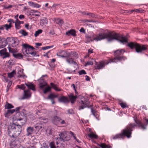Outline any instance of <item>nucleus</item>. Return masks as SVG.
I'll list each match as a JSON object with an SVG mask.
<instances>
[{
    "mask_svg": "<svg viewBox=\"0 0 148 148\" xmlns=\"http://www.w3.org/2000/svg\"><path fill=\"white\" fill-rule=\"evenodd\" d=\"M106 38H108L109 41L116 40L123 44L127 42V38L126 36H123L120 34L113 32L108 34H99V36L95 38L93 40L91 39L90 37H88V42L93 41L94 40L98 41Z\"/></svg>",
    "mask_w": 148,
    "mask_h": 148,
    "instance_id": "nucleus-1",
    "label": "nucleus"
},
{
    "mask_svg": "<svg viewBox=\"0 0 148 148\" xmlns=\"http://www.w3.org/2000/svg\"><path fill=\"white\" fill-rule=\"evenodd\" d=\"M21 129L22 127L21 125L13 123L8 126V134L11 137L16 138L21 134Z\"/></svg>",
    "mask_w": 148,
    "mask_h": 148,
    "instance_id": "nucleus-2",
    "label": "nucleus"
},
{
    "mask_svg": "<svg viewBox=\"0 0 148 148\" xmlns=\"http://www.w3.org/2000/svg\"><path fill=\"white\" fill-rule=\"evenodd\" d=\"M136 125L134 123H130L127 125L126 127L123 130L121 134H119L116 135L113 137V139L115 140L117 139L123 138L124 136H127L128 138H130L131 136L132 129Z\"/></svg>",
    "mask_w": 148,
    "mask_h": 148,
    "instance_id": "nucleus-3",
    "label": "nucleus"
},
{
    "mask_svg": "<svg viewBox=\"0 0 148 148\" xmlns=\"http://www.w3.org/2000/svg\"><path fill=\"white\" fill-rule=\"evenodd\" d=\"M125 51L123 49H119L115 51L114 55L115 57L113 59H110L107 63L108 64L111 62H116L118 61L125 60L127 59L126 57L122 56Z\"/></svg>",
    "mask_w": 148,
    "mask_h": 148,
    "instance_id": "nucleus-4",
    "label": "nucleus"
},
{
    "mask_svg": "<svg viewBox=\"0 0 148 148\" xmlns=\"http://www.w3.org/2000/svg\"><path fill=\"white\" fill-rule=\"evenodd\" d=\"M127 46L131 49H135L136 52L141 53L147 49L146 46L140 45L136 42H131L128 43Z\"/></svg>",
    "mask_w": 148,
    "mask_h": 148,
    "instance_id": "nucleus-5",
    "label": "nucleus"
},
{
    "mask_svg": "<svg viewBox=\"0 0 148 148\" xmlns=\"http://www.w3.org/2000/svg\"><path fill=\"white\" fill-rule=\"evenodd\" d=\"M23 46L24 47L23 49V53L26 56H28L27 55L30 54V53L32 52L34 49L33 47L27 44H24Z\"/></svg>",
    "mask_w": 148,
    "mask_h": 148,
    "instance_id": "nucleus-6",
    "label": "nucleus"
},
{
    "mask_svg": "<svg viewBox=\"0 0 148 148\" xmlns=\"http://www.w3.org/2000/svg\"><path fill=\"white\" fill-rule=\"evenodd\" d=\"M84 100H81L80 103L84 105L79 107V110H80L82 109H84V108L87 107L90 108L92 107V105H90V102L88 99L86 98H84Z\"/></svg>",
    "mask_w": 148,
    "mask_h": 148,
    "instance_id": "nucleus-7",
    "label": "nucleus"
},
{
    "mask_svg": "<svg viewBox=\"0 0 148 148\" xmlns=\"http://www.w3.org/2000/svg\"><path fill=\"white\" fill-rule=\"evenodd\" d=\"M7 40L8 42H11L12 47H16L19 44L18 41L16 38H8Z\"/></svg>",
    "mask_w": 148,
    "mask_h": 148,
    "instance_id": "nucleus-8",
    "label": "nucleus"
},
{
    "mask_svg": "<svg viewBox=\"0 0 148 148\" xmlns=\"http://www.w3.org/2000/svg\"><path fill=\"white\" fill-rule=\"evenodd\" d=\"M0 55L3 59L9 58L10 56V54L7 52V50L6 48H4L0 50Z\"/></svg>",
    "mask_w": 148,
    "mask_h": 148,
    "instance_id": "nucleus-9",
    "label": "nucleus"
},
{
    "mask_svg": "<svg viewBox=\"0 0 148 148\" xmlns=\"http://www.w3.org/2000/svg\"><path fill=\"white\" fill-rule=\"evenodd\" d=\"M145 120L146 123V124L145 125L143 124L140 121L136 120L135 119L134 120L135 122L138 125V127H140L143 130L145 129L146 128L145 126H147L148 124V119H145Z\"/></svg>",
    "mask_w": 148,
    "mask_h": 148,
    "instance_id": "nucleus-10",
    "label": "nucleus"
},
{
    "mask_svg": "<svg viewBox=\"0 0 148 148\" xmlns=\"http://www.w3.org/2000/svg\"><path fill=\"white\" fill-rule=\"evenodd\" d=\"M59 137H57L55 138V139L56 140V144L57 145L58 144V142L60 141H64V138L66 137L65 134L62 132L59 134Z\"/></svg>",
    "mask_w": 148,
    "mask_h": 148,
    "instance_id": "nucleus-11",
    "label": "nucleus"
},
{
    "mask_svg": "<svg viewBox=\"0 0 148 148\" xmlns=\"http://www.w3.org/2000/svg\"><path fill=\"white\" fill-rule=\"evenodd\" d=\"M31 93L29 89H28L27 90H24L23 96L21 98V99L23 100L30 98L31 96Z\"/></svg>",
    "mask_w": 148,
    "mask_h": 148,
    "instance_id": "nucleus-12",
    "label": "nucleus"
},
{
    "mask_svg": "<svg viewBox=\"0 0 148 148\" xmlns=\"http://www.w3.org/2000/svg\"><path fill=\"white\" fill-rule=\"evenodd\" d=\"M43 77H41L40 79H38V81L40 82V88L41 89H43L45 88V87L47 86V83L45 82L43 79Z\"/></svg>",
    "mask_w": 148,
    "mask_h": 148,
    "instance_id": "nucleus-13",
    "label": "nucleus"
},
{
    "mask_svg": "<svg viewBox=\"0 0 148 148\" xmlns=\"http://www.w3.org/2000/svg\"><path fill=\"white\" fill-rule=\"evenodd\" d=\"M7 39L0 38V48H3L5 47L7 43Z\"/></svg>",
    "mask_w": 148,
    "mask_h": 148,
    "instance_id": "nucleus-14",
    "label": "nucleus"
},
{
    "mask_svg": "<svg viewBox=\"0 0 148 148\" xmlns=\"http://www.w3.org/2000/svg\"><path fill=\"white\" fill-rule=\"evenodd\" d=\"M48 23V20L47 18L43 17L40 20V24L41 26L45 27Z\"/></svg>",
    "mask_w": 148,
    "mask_h": 148,
    "instance_id": "nucleus-15",
    "label": "nucleus"
},
{
    "mask_svg": "<svg viewBox=\"0 0 148 148\" xmlns=\"http://www.w3.org/2000/svg\"><path fill=\"white\" fill-rule=\"evenodd\" d=\"M25 85L28 88V89L32 90L34 91L36 90L35 86L32 82H27L25 83Z\"/></svg>",
    "mask_w": 148,
    "mask_h": 148,
    "instance_id": "nucleus-16",
    "label": "nucleus"
},
{
    "mask_svg": "<svg viewBox=\"0 0 148 148\" xmlns=\"http://www.w3.org/2000/svg\"><path fill=\"white\" fill-rule=\"evenodd\" d=\"M62 120L58 116H53L52 119V121L55 124L59 123Z\"/></svg>",
    "mask_w": 148,
    "mask_h": 148,
    "instance_id": "nucleus-17",
    "label": "nucleus"
},
{
    "mask_svg": "<svg viewBox=\"0 0 148 148\" xmlns=\"http://www.w3.org/2000/svg\"><path fill=\"white\" fill-rule=\"evenodd\" d=\"M66 34L68 36H76V32L74 29H71L66 32Z\"/></svg>",
    "mask_w": 148,
    "mask_h": 148,
    "instance_id": "nucleus-18",
    "label": "nucleus"
},
{
    "mask_svg": "<svg viewBox=\"0 0 148 148\" xmlns=\"http://www.w3.org/2000/svg\"><path fill=\"white\" fill-rule=\"evenodd\" d=\"M108 62V61L107 63L104 62H100L99 64H97L96 69H103L106 64H107Z\"/></svg>",
    "mask_w": 148,
    "mask_h": 148,
    "instance_id": "nucleus-19",
    "label": "nucleus"
},
{
    "mask_svg": "<svg viewBox=\"0 0 148 148\" xmlns=\"http://www.w3.org/2000/svg\"><path fill=\"white\" fill-rule=\"evenodd\" d=\"M33 130L34 129L33 127H28L26 129V135L27 136H31V134L33 133Z\"/></svg>",
    "mask_w": 148,
    "mask_h": 148,
    "instance_id": "nucleus-20",
    "label": "nucleus"
},
{
    "mask_svg": "<svg viewBox=\"0 0 148 148\" xmlns=\"http://www.w3.org/2000/svg\"><path fill=\"white\" fill-rule=\"evenodd\" d=\"M66 61L70 64H73L75 65H77V63L73 60L72 58L67 57L66 58Z\"/></svg>",
    "mask_w": 148,
    "mask_h": 148,
    "instance_id": "nucleus-21",
    "label": "nucleus"
},
{
    "mask_svg": "<svg viewBox=\"0 0 148 148\" xmlns=\"http://www.w3.org/2000/svg\"><path fill=\"white\" fill-rule=\"evenodd\" d=\"M69 97L72 103H74L76 99L77 98V96H74L72 94L69 96Z\"/></svg>",
    "mask_w": 148,
    "mask_h": 148,
    "instance_id": "nucleus-22",
    "label": "nucleus"
},
{
    "mask_svg": "<svg viewBox=\"0 0 148 148\" xmlns=\"http://www.w3.org/2000/svg\"><path fill=\"white\" fill-rule=\"evenodd\" d=\"M59 101L64 103H66L68 102V100L67 98L64 96H62L59 99Z\"/></svg>",
    "mask_w": 148,
    "mask_h": 148,
    "instance_id": "nucleus-23",
    "label": "nucleus"
},
{
    "mask_svg": "<svg viewBox=\"0 0 148 148\" xmlns=\"http://www.w3.org/2000/svg\"><path fill=\"white\" fill-rule=\"evenodd\" d=\"M83 22H84L86 23V26H87V27H94V26H92L90 24H89L88 23V22H94V21H93L92 20H88L87 19H84L82 21Z\"/></svg>",
    "mask_w": 148,
    "mask_h": 148,
    "instance_id": "nucleus-24",
    "label": "nucleus"
},
{
    "mask_svg": "<svg viewBox=\"0 0 148 148\" xmlns=\"http://www.w3.org/2000/svg\"><path fill=\"white\" fill-rule=\"evenodd\" d=\"M54 21L56 23L60 25H62L64 23L62 19L59 18H54Z\"/></svg>",
    "mask_w": 148,
    "mask_h": 148,
    "instance_id": "nucleus-25",
    "label": "nucleus"
},
{
    "mask_svg": "<svg viewBox=\"0 0 148 148\" xmlns=\"http://www.w3.org/2000/svg\"><path fill=\"white\" fill-rule=\"evenodd\" d=\"M17 121H18L19 122L18 123H16V124L21 125V126L24 125L26 122L25 120L23 119H19L17 120Z\"/></svg>",
    "mask_w": 148,
    "mask_h": 148,
    "instance_id": "nucleus-26",
    "label": "nucleus"
},
{
    "mask_svg": "<svg viewBox=\"0 0 148 148\" xmlns=\"http://www.w3.org/2000/svg\"><path fill=\"white\" fill-rule=\"evenodd\" d=\"M7 21L9 23V25L10 28L13 27L14 25V21L13 19H8Z\"/></svg>",
    "mask_w": 148,
    "mask_h": 148,
    "instance_id": "nucleus-27",
    "label": "nucleus"
},
{
    "mask_svg": "<svg viewBox=\"0 0 148 148\" xmlns=\"http://www.w3.org/2000/svg\"><path fill=\"white\" fill-rule=\"evenodd\" d=\"M66 53V51H60L57 54V56L60 57H62V58H65L66 57V56L65 55H62V53Z\"/></svg>",
    "mask_w": 148,
    "mask_h": 148,
    "instance_id": "nucleus-28",
    "label": "nucleus"
},
{
    "mask_svg": "<svg viewBox=\"0 0 148 148\" xmlns=\"http://www.w3.org/2000/svg\"><path fill=\"white\" fill-rule=\"evenodd\" d=\"M88 136L89 137L92 138L97 139L98 138V136L96 134L93 133L92 132L90 134H88Z\"/></svg>",
    "mask_w": 148,
    "mask_h": 148,
    "instance_id": "nucleus-29",
    "label": "nucleus"
},
{
    "mask_svg": "<svg viewBox=\"0 0 148 148\" xmlns=\"http://www.w3.org/2000/svg\"><path fill=\"white\" fill-rule=\"evenodd\" d=\"M142 11V10L138 9H136L133 10H126L125 13H132L133 12H141Z\"/></svg>",
    "mask_w": 148,
    "mask_h": 148,
    "instance_id": "nucleus-30",
    "label": "nucleus"
},
{
    "mask_svg": "<svg viewBox=\"0 0 148 148\" xmlns=\"http://www.w3.org/2000/svg\"><path fill=\"white\" fill-rule=\"evenodd\" d=\"M16 74L15 71L13 70L12 72L8 73V76L10 78H12Z\"/></svg>",
    "mask_w": 148,
    "mask_h": 148,
    "instance_id": "nucleus-31",
    "label": "nucleus"
},
{
    "mask_svg": "<svg viewBox=\"0 0 148 148\" xmlns=\"http://www.w3.org/2000/svg\"><path fill=\"white\" fill-rule=\"evenodd\" d=\"M57 97V96L52 94H50L48 96L47 99L51 100H54V99Z\"/></svg>",
    "mask_w": 148,
    "mask_h": 148,
    "instance_id": "nucleus-32",
    "label": "nucleus"
},
{
    "mask_svg": "<svg viewBox=\"0 0 148 148\" xmlns=\"http://www.w3.org/2000/svg\"><path fill=\"white\" fill-rule=\"evenodd\" d=\"M14 107L12 104L7 103L5 105V109H10L13 108Z\"/></svg>",
    "mask_w": 148,
    "mask_h": 148,
    "instance_id": "nucleus-33",
    "label": "nucleus"
},
{
    "mask_svg": "<svg viewBox=\"0 0 148 148\" xmlns=\"http://www.w3.org/2000/svg\"><path fill=\"white\" fill-rule=\"evenodd\" d=\"M13 55L14 57L17 58L22 59L23 57V56L20 53L14 54Z\"/></svg>",
    "mask_w": 148,
    "mask_h": 148,
    "instance_id": "nucleus-34",
    "label": "nucleus"
},
{
    "mask_svg": "<svg viewBox=\"0 0 148 148\" xmlns=\"http://www.w3.org/2000/svg\"><path fill=\"white\" fill-rule=\"evenodd\" d=\"M87 16H88L92 18H96L97 17V16L94 13L88 12L87 14Z\"/></svg>",
    "mask_w": 148,
    "mask_h": 148,
    "instance_id": "nucleus-35",
    "label": "nucleus"
},
{
    "mask_svg": "<svg viewBox=\"0 0 148 148\" xmlns=\"http://www.w3.org/2000/svg\"><path fill=\"white\" fill-rule=\"evenodd\" d=\"M42 32V29H38V30L36 31L35 32V33L34 34V36L35 37H37Z\"/></svg>",
    "mask_w": 148,
    "mask_h": 148,
    "instance_id": "nucleus-36",
    "label": "nucleus"
},
{
    "mask_svg": "<svg viewBox=\"0 0 148 148\" xmlns=\"http://www.w3.org/2000/svg\"><path fill=\"white\" fill-rule=\"evenodd\" d=\"M14 24L15 25V28H18L19 27H21L19 21L18 19H16L15 22H14Z\"/></svg>",
    "mask_w": 148,
    "mask_h": 148,
    "instance_id": "nucleus-37",
    "label": "nucleus"
},
{
    "mask_svg": "<svg viewBox=\"0 0 148 148\" xmlns=\"http://www.w3.org/2000/svg\"><path fill=\"white\" fill-rule=\"evenodd\" d=\"M15 112V110H8L7 112L5 114V116L6 117L9 114H13Z\"/></svg>",
    "mask_w": 148,
    "mask_h": 148,
    "instance_id": "nucleus-38",
    "label": "nucleus"
},
{
    "mask_svg": "<svg viewBox=\"0 0 148 148\" xmlns=\"http://www.w3.org/2000/svg\"><path fill=\"white\" fill-rule=\"evenodd\" d=\"M50 84L52 87L56 90L57 91H59L60 90V89H59L57 88V87L56 86V85L53 83H51Z\"/></svg>",
    "mask_w": 148,
    "mask_h": 148,
    "instance_id": "nucleus-39",
    "label": "nucleus"
},
{
    "mask_svg": "<svg viewBox=\"0 0 148 148\" xmlns=\"http://www.w3.org/2000/svg\"><path fill=\"white\" fill-rule=\"evenodd\" d=\"M17 87L19 89L24 90L25 88V86L24 84H22L21 85H17Z\"/></svg>",
    "mask_w": 148,
    "mask_h": 148,
    "instance_id": "nucleus-40",
    "label": "nucleus"
},
{
    "mask_svg": "<svg viewBox=\"0 0 148 148\" xmlns=\"http://www.w3.org/2000/svg\"><path fill=\"white\" fill-rule=\"evenodd\" d=\"M19 32L25 36H27L28 34V33L24 30H21Z\"/></svg>",
    "mask_w": 148,
    "mask_h": 148,
    "instance_id": "nucleus-41",
    "label": "nucleus"
},
{
    "mask_svg": "<svg viewBox=\"0 0 148 148\" xmlns=\"http://www.w3.org/2000/svg\"><path fill=\"white\" fill-rule=\"evenodd\" d=\"M49 146L50 148H58V146H57V148H56L55 145L54 143L53 142H51L49 144Z\"/></svg>",
    "mask_w": 148,
    "mask_h": 148,
    "instance_id": "nucleus-42",
    "label": "nucleus"
},
{
    "mask_svg": "<svg viewBox=\"0 0 148 148\" xmlns=\"http://www.w3.org/2000/svg\"><path fill=\"white\" fill-rule=\"evenodd\" d=\"M3 6L4 7V9H8L11 8L12 7H14V6L12 5H9L8 6H7L6 5H4Z\"/></svg>",
    "mask_w": 148,
    "mask_h": 148,
    "instance_id": "nucleus-43",
    "label": "nucleus"
},
{
    "mask_svg": "<svg viewBox=\"0 0 148 148\" xmlns=\"http://www.w3.org/2000/svg\"><path fill=\"white\" fill-rule=\"evenodd\" d=\"M51 90V88L49 86L46 88L43 91V92L44 94H46L47 92L50 91Z\"/></svg>",
    "mask_w": 148,
    "mask_h": 148,
    "instance_id": "nucleus-44",
    "label": "nucleus"
},
{
    "mask_svg": "<svg viewBox=\"0 0 148 148\" xmlns=\"http://www.w3.org/2000/svg\"><path fill=\"white\" fill-rule=\"evenodd\" d=\"M67 114H72L74 113V111L72 109H70L67 110Z\"/></svg>",
    "mask_w": 148,
    "mask_h": 148,
    "instance_id": "nucleus-45",
    "label": "nucleus"
},
{
    "mask_svg": "<svg viewBox=\"0 0 148 148\" xmlns=\"http://www.w3.org/2000/svg\"><path fill=\"white\" fill-rule=\"evenodd\" d=\"M79 75H85L86 74V72L85 71L83 70H82L80 71H79Z\"/></svg>",
    "mask_w": 148,
    "mask_h": 148,
    "instance_id": "nucleus-46",
    "label": "nucleus"
},
{
    "mask_svg": "<svg viewBox=\"0 0 148 148\" xmlns=\"http://www.w3.org/2000/svg\"><path fill=\"white\" fill-rule=\"evenodd\" d=\"M121 107L123 108L126 107L127 105L126 103H120Z\"/></svg>",
    "mask_w": 148,
    "mask_h": 148,
    "instance_id": "nucleus-47",
    "label": "nucleus"
},
{
    "mask_svg": "<svg viewBox=\"0 0 148 148\" xmlns=\"http://www.w3.org/2000/svg\"><path fill=\"white\" fill-rule=\"evenodd\" d=\"M41 13L40 12H36V13H34L33 14V15L35 16H39L40 15Z\"/></svg>",
    "mask_w": 148,
    "mask_h": 148,
    "instance_id": "nucleus-48",
    "label": "nucleus"
},
{
    "mask_svg": "<svg viewBox=\"0 0 148 148\" xmlns=\"http://www.w3.org/2000/svg\"><path fill=\"white\" fill-rule=\"evenodd\" d=\"M28 3L29 5L30 6H31L34 7L35 3H34L33 2H31V1H29V2H28Z\"/></svg>",
    "mask_w": 148,
    "mask_h": 148,
    "instance_id": "nucleus-49",
    "label": "nucleus"
},
{
    "mask_svg": "<svg viewBox=\"0 0 148 148\" xmlns=\"http://www.w3.org/2000/svg\"><path fill=\"white\" fill-rule=\"evenodd\" d=\"M35 127L36 129L38 130H40L41 128V126L39 125H36L35 126Z\"/></svg>",
    "mask_w": 148,
    "mask_h": 148,
    "instance_id": "nucleus-50",
    "label": "nucleus"
},
{
    "mask_svg": "<svg viewBox=\"0 0 148 148\" xmlns=\"http://www.w3.org/2000/svg\"><path fill=\"white\" fill-rule=\"evenodd\" d=\"M39 119H40V121H45L46 122H47V120H48L47 119L43 117H41L40 118H39Z\"/></svg>",
    "mask_w": 148,
    "mask_h": 148,
    "instance_id": "nucleus-51",
    "label": "nucleus"
},
{
    "mask_svg": "<svg viewBox=\"0 0 148 148\" xmlns=\"http://www.w3.org/2000/svg\"><path fill=\"white\" fill-rule=\"evenodd\" d=\"M59 5V4H54L52 6L50 7L51 8H54V9H56V7Z\"/></svg>",
    "mask_w": 148,
    "mask_h": 148,
    "instance_id": "nucleus-52",
    "label": "nucleus"
},
{
    "mask_svg": "<svg viewBox=\"0 0 148 148\" xmlns=\"http://www.w3.org/2000/svg\"><path fill=\"white\" fill-rule=\"evenodd\" d=\"M30 54L31 55L33 56H34L36 55V52L35 51H34V50H33L32 52L30 53Z\"/></svg>",
    "mask_w": 148,
    "mask_h": 148,
    "instance_id": "nucleus-53",
    "label": "nucleus"
},
{
    "mask_svg": "<svg viewBox=\"0 0 148 148\" xmlns=\"http://www.w3.org/2000/svg\"><path fill=\"white\" fill-rule=\"evenodd\" d=\"M93 64V62H88L86 64L85 66L88 65H92Z\"/></svg>",
    "mask_w": 148,
    "mask_h": 148,
    "instance_id": "nucleus-54",
    "label": "nucleus"
},
{
    "mask_svg": "<svg viewBox=\"0 0 148 148\" xmlns=\"http://www.w3.org/2000/svg\"><path fill=\"white\" fill-rule=\"evenodd\" d=\"M40 6H41V5H40L37 3H35L34 7L38 8H40Z\"/></svg>",
    "mask_w": 148,
    "mask_h": 148,
    "instance_id": "nucleus-55",
    "label": "nucleus"
},
{
    "mask_svg": "<svg viewBox=\"0 0 148 148\" xmlns=\"http://www.w3.org/2000/svg\"><path fill=\"white\" fill-rule=\"evenodd\" d=\"M22 108V107H18L16 108L15 110V111L17 113L18 112L20 109Z\"/></svg>",
    "mask_w": 148,
    "mask_h": 148,
    "instance_id": "nucleus-56",
    "label": "nucleus"
},
{
    "mask_svg": "<svg viewBox=\"0 0 148 148\" xmlns=\"http://www.w3.org/2000/svg\"><path fill=\"white\" fill-rule=\"evenodd\" d=\"M90 108H91V112L92 113V114H93V113L95 114L97 112V111L93 109L92 107Z\"/></svg>",
    "mask_w": 148,
    "mask_h": 148,
    "instance_id": "nucleus-57",
    "label": "nucleus"
},
{
    "mask_svg": "<svg viewBox=\"0 0 148 148\" xmlns=\"http://www.w3.org/2000/svg\"><path fill=\"white\" fill-rule=\"evenodd\" d=\"M100 146L102 148H106V145L105 144H101Z\"/></svg>",
    "mask_w": 148,
    "mask_h": 148,
    "instance_id": "nucleus-58",
    "label": "nucleus"
},
{
    "mask_svg": "<svg viewBox=\"0 0 148 148\" xmlns=\"http://www.w3.org/2000/svg\"><path fill=\"white\" fill-rule=\"evenodd\" d=\"M19 18L21 20L22 19L24 18V16L23 15L21 14L19 16Z\"/></svg>",
    "mask_w": 148,
    "mask_h": 148,
    "instance_id": "nucleus-59",
    "label": "nucleus"
},
{
    "mask_svg": "<svg viewBox=\"0 0 148 148\" xmlns=\"http://www.w3.org/2000/svg\"><path fill=\"white\" fill-rule=\"evenodd\" d=\"M8 48L10 52L12 53L13 52V49H12L10 47H8Z\"/></svg>",
    "mask_w": 148,
    "mask_h": 148,
    "instance_id": "nucleus-60",
    "label": "nucleus"
},
{
    "mask_svg": "<svg viewBox=\"0 0 148 148\" xmlns=\"http://www.w3.org/2000/svg\"><path fill=\"white\" fill-rule=\"evenodd\" d=\"M80 12L83 15H87V14H88V12H86L85 11L84 12Z\"/></svg>",
    "mask_w": 148,
    "mask_h": 148,
    "instance_id": "nucleus-61",
    "label": "nucleus"
},
{
    "mask_svg": "<svg viewBox=\"0 0 148 148\" xmlns=\"http://www.w3.org/2000/svg\"><path fill=\"white\" fill-rule=\"evenodd\" d=\"M49 47L48 46H46L45 47H42V49L43 50H45L49 49Z\"/></svg>",
    "mask_w": 148,
    "mask_h": 148,
    "instance_id": "nucleus-62",
    "label": "nucleus"
},
{
    "mask_svg": "<svg viewBox=\"0 0 148 148\" xmlns=\"http://www.w3.org/2000/svg\"><path fill=\"white\" fill-rule=\"evenodd\" d=\"M85 79L87 81H89L90 80V78L87 75H86Z\"/></svg>",
    "mask_w": 148,
    "mask_h": 148,
    "instance_id": "nucleus-63",
    "label": "nucleus"
},
{
    "mask_svg": "<svg viewBox=\"0 0 148 148\" xmlns=\"http://www.w3.org/2000/svg\"><path fill=\"white\" fill-rule=\"evenodd\" d=\"M79 31L80 32L83 33H85V30L84 29V28H81V29L79 30Z\"/></svg>",
    "mask_w": 148,
    "mask_h": 148,
    "instance_id": "nucleus-64",
    "label": "nucleus"
}]
</instances>
